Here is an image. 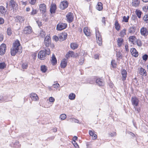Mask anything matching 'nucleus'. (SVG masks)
Returning <instances> with one entry per match:
<instances>
[{
	"label": "nucleus",
	"mask_w": 148,
	"mask_h": 148,
	"mask_svg": "<svg viewBox=\"0 0 148 148\" xmlns=\"http://www.w3.org/2000/svg\"><path fill=\"white\" fill-rule=\"evenodd\" d=\"M143 20L146 23H148V14L144 15L143 17Z\"/></svg>",
	"instance_id": "58836bf2"
},
{
	"label": "nucleus",
	"mask_w": 148,
	"mask_h": 148,
	"mask_svg": "<svg viewBox=\"0 0 148 148\" xmlns=\"http://www.w3.org/2000/svg\"><path fill=\"white\" fill-rule=\"evenodd\" d=\"M30 96L33 101H37L38 100V97L35 93H32L30 94Z\"/></svg>",
	"instance_id": "4468645a"
},
{
	"label": "nucleus",
	"mask_w": 148,
	"mask_h": 148,
	"mask_svg": "<svg viewBox=\"0 0 148 148\" xmlns=\"http://www.w3.org/2000/svg\"><path fill=\"white\" fill-rule=\"evenodd\" d=\"M46 34L45 32L43 31L42 30L40 31V33L38 35L40 37H41L42 38H43L45 37V36H46Z\"/></svg>",
	"instance_id": "cd10ccee"
},
{
	"label": "nucleus",
	"mask_w": 148,
	"mask_h": 148,
	"mask_svg": "<svg viewBox=\"0 0 148 148\" xmlns=\"http://www.w3.org/2000/svg\"><path fill=\"white\" fill-rule=\"evenodd\" d=\"M71 47L73 49H77L78 47V45L75 43H72L71 44Z\"/></svg>",
	"instance_id": "2f4dec72"
},
{
	"label": "nucleus",
	"mask_w": 148,
	"mask_h": 148,
	"mask_svg": "<svg viewBox=\"0 0 148 148\" xmlns=\"http://www.w3.org/2000/svg\"><path fill=\"white\" fill-rule=\"evenodd\" d=\"M6 12L5 8L3 6H0V12L1 14H3Z\"/></svg>",
	"instance_id": "473e14b6"
},
{
	"label": "nucleus",
	"mask_w": 148,
	"mask_h": 148,
	"mask_svg": "<svg viewBox=\"0 0 148 148\" xmlns=\"http://www.w3.org/2000/svg\"><path fill=\"white\" fill-rule=\"evenodd\" d=\"M121 73L122 75V80L123 81H124L126 79L127 76V71L125 69H123L121 71Z\"/></svg>",
	"instance_id": "6ab92c4d"
},
{
	"label": "nucleus",
	"mask_w": 148,
	"mask_h": 148,
	"mask_svg": "<svg viewBox=\"0 0 148 148\" xmlns=\"http://www.w3.org/2000/svg\"><path fill=\"white\" fill-rule=\"evenodd\" d=\"M136 14L138 18H140L141 17L142 12L139 10H136Z\"/></svg>",
	"instance_id": "4c0bfd02"
},
{
	"label": "nucleus",
	"mask_w": 148,
	"mask_h": 148,
	"mask_svg": "<svg viewBox=\"0 0 148 148\" xmlns=\"http://www.w3.org/2000/svg\"><path fill=\"white\" fill-rule=\"evenodd\" d=\"M9 4L10 6H11L14 8H16L18 6L17 4L13 0H11L10 1Z\"/></svg>",
	"instance_id": "aec40b11"
},
{
	"label": "nucleus",
	"mask_w": 148,
	"mask_h": 148,
	"mask_svg": "<svg viewBox=\"0 0 148 148\" xmlns=\"http://www.w3.org/2000/svg\"><path fill=\"white\" fill-rule=\"evenodd\" d=\"M68 5V3L67 1H64L62 2L60 5V8L62 10H64L66 8Z\"/></svg>",
	"instance_id": "1a4fd4ad"
},
{
	"label": "nucleus",
	"mask_w": 148,
	"mask_h": 148,
	"mask_svg": "<svg viewBox=\"0 0 148 148\" xmlns=\"http://www.w3.org/2000/svg\"><path fill=\"white\" fill-rule=\"evenodd\" d=\"M99 56L97 55L96 54L94 56V58L95 59H99Z\"/></svg>",
	"instance_id": "774afa93"
},
{
	"label": "nucleus",
	"mask_w": 148,
	"mask_h": 148,
	"mask_svg": "<svg viewBox=\"0 0 148 148\" xmlns=\"http://www.w3.org/2000/svg\"><path fill=\"white\" fill-rule=\"evenodd\" d=\"M67 27V24L65 23H60L57 26L56 29L60 31L65 28Z\"/></svg>",
	"instance_id": "20e7f679"
},
{
	"label": "nucleus",
	"mask_w": 148,
	"mask_h": 148,
	"mask_svg": "<svg viewBox=\"0 0 148 148\" xmlns=\"http://www.w3.org/2000/svg\"><path fill=\"white\" fill-rule=\"evenodd\" d=\"M6 98V96H5L3 97V96H0V101H5L6 100L5 99V98Z\"/></svg>",
	"instance_id": "5fc2aeb1"
},
{
	"label": "nucleus",
	"mask_w": 148,
	"mask_h": 148,
	"mask_svg": "<svg viewBox=\"0 0 148 148\" xmlns=\"http://www.w3.org/2000/svg\"><path fill=\"white\" fill-rule=\"evenodd\" d=\"M67 61L66 59H63L60 64V66L62 68H65L67 65Z\"/></svg>",
	"instance_id": "a211bd4d"
},
{
	"label": "nucleus",
	"mask_w": 148,
	"mask_h": 148,
	"mask_svg": "<svg viewBox=\"0 0 148 148\" xmlns=\"http://www.w3.org/2000/svg\"><path fill=\"white\" fill-rule=\"evenodd\" d=\"M50 54V50L49 49H45V51H41L38 53V56L39 58L41 60H44L46 58V55H49Z\"/></svg>",
	"instance_id": "f03ea898"
},
{
	"label": "nucleus",
	"mask_w": 148,
	"mask_h": 148,
	"mask_svg": "<svg viewBox=\"0 0 148 148\" xmlns=\"http://www.w3.org/2000/svg\"><path fill=\"white\" fill-rule=\"evenodd\" d=\"M75 95L74 94L72 93L70 94L69 96V99L73 100L75 99Z\"/></svg>",
	"instance_id": "f704fd0d"
},
{
	"label": "nucleus",
	"mask_w": 148,
	"mask_h": 148,
	"mask_svg": "<svg viewBox=\"0 0 148 148\" xmlns=\"http://www.w3.org/2000/svg\"><path fill=\"white\" fill-rule=\"evenodd\" d=\"M39 9L42 13H44L46 12V6L44 3L40 5L39 6Z\"/></svg>",
	"instance_id": "f3484780"
},
{
	"label": "nucleus",
	"mask_w": 148,
	"mask_h": 148,
	"mask_svg": "<svg viewBox=\"0 0 148 148\" xmlns=\"http://www.w3.org/2000/svg\"><path fill=\"white\" fill-rule=\"evenodd\" d=\"M126 30L124 29L121 30L119 33V36L121 37H123L126 34Z\"/></svg>",
	"instance_id": "7c9ffc66"
},
{
	"label": "nucleus",
	"mask_w": 148,
	"mask_h": 148,
	"mask_svg": "<svg viewBox=\"0 0 148 148\" xmlns=\"http://www.w3.org/2000/svg\"><path fill=\"white\" fill-rule=\"evenodd\" d=\"M96 8L98 10H101L103 9L102 4L101 3L98 2L96 6Z\"/></svg>",
	"instance_id": "b1692460"
},
{
	"label": "nucleus",
	"mask_w": 148,
	"mask_h": 148,
	"mask_svg": "<svg viewBox=\"0 0 148 148\" xmlns=\"http://www.w3.org/2000/svg\"><path fill=\"white\" fill-rule=\"evenodd\" d=\"M102 23H103L104 24L106 23V20L104 17L102 18Z\"/></svg>",
	"instance_id": "69168bd1"
},
{
	"label": "nucleus",
	"mask_w": 148,
	"mask_h": 148,
	"mask_svg": "<svg viewBox=\"0 0 148 148\" xmlns=\"http://www.w3.org/2000/svg\"><path fill=\"white\" fill-rule=\"evenodd\" d=\"M21 47L20 42L18 40H16L13 43V46L11 49V54L12 56H14L19 50L21 51Z\"/></svg>",
	"instance_id": "f257e3e1"
},
{
	"label": "nucleus",
	"mask_w": 148,
	"mask_h": 148,
	"mask_svg": "<svg viewBox=\"0 0 148 148\" xmlns=\"http://www.w3.org/2000/svg\"><path fill=\"white\" fill-rule=\"evenodd\" d=\"M36 0H29V3L32 5H34L36 3Z\"/></svg>",
	"instance_id": "a18cd8bd"
},
{
	"label": "nucleus",
	"mask_w": 148,
	"mask_h": 148,
	"mask_svg": "<svg viewBox=\"0 0 148 148\" xmlns=\"http://www.w3.org/2000/svg\"><path fill=\"white\" fill-rule=\"evenodd\" d=\"M111 64L113 68H115L116 67V63L115 61L114 60H112Z\"/></svg>",
	"instance_id": "79ce46f5"
},
{
	"label": "nucleus",
	"mask_w": 148,
	"mask_h": 148,
	"mask_svg": "<svg viewBox=\"0 0 148 148\" xmlns=\"http://www.w3.org/2000/svg\"><path fill=\"white\" fill-rule=\"evenodd\" d=\"M25 20L24 18L21 16H18L15 18V21L20 23L23 22Z\"/></svg>",
	"instance_id": "dca6fc26"
},
{
	"label": "nucleus",
	"mask_w": 148,
	"mask_h": 148,
	"mask_svg": "<svg viewBox=\"0 0 148 148\" xmlns=\"http://www.w3.org/2000/svg\"><path fill=\"white\" fill-rule=\"evenodd\" d=\"M7 33L8 35L10 36L12 33V29L11 28L9 27L8 28L7 30Z\"/></svg>",
	"instance_id": "37998d69"
},
{
	"label": "nucleus",
	"mask_w": 148,
	"mask_h": 148,
	"mask_svg": "<svg viewBox=\"0 0 148 148\" xmlns=\"http://www.w3.org/2000/svg\"><path fill=\"white\" fill-rule=\"evenodd\" d=\"M66 20L69 23L72 22L73 20V14L71 12H69L66 16Z\"/></svg>",
	"instance_id": "39448f33"
},
{
	"label": "nucleus",
	"mask_w": 148,
	"mask_h": 148,
	"mask_svg": "<svg viewBox=\"0 0 148 148\" xmlns=\"http://www.w3.org/2000/svg\"><path fill=\"white\" fill-rule=\"evenodd\" d=\"M71 121L72 122H74L77 123H79V121L78 120L75 119H71Z\"/></svg>",
	"instance_id": "6e6d98bb"
},
{
	"label": "nucleus",
	"mask_w": 148,
	"mask_h": 148,
	"mask_svg": "<svg viewBox=\"0 0 148 148\" xmlns=\"http://www.w3.org/2000/svg\"><path fill=\"white\" fill-rule=\"evenodd\" d=\"M51 39L50 36H47L45 38L44 41V44L46 47H48L51 43Z\"/></svg>",
	"instance_id": "423d86ee"
},
{
	"label": "nucleus",
	"mask_w": 148,
	"mask_h": 148,
	"mask_svg": "<svg viewBox=\"0 0 148 148\" xmlns=\"http://www.w3.org/2000/svg\"><path fill=\"white\" fill-rule=\"evenodd\" d=\"M3 40V36L2 34H0V41H1Z\"/></svg>",
	"instance_id": "e2e57ef3"
},
{
	"label": "nucleus",
	"mask_w": 148,
	"mask_h": 148,
	"mask_svg": "<svg viewBox=\"0 0 148 148\" xmlns=\"http://www.w3.org/2000/svg\"><path fill=\"white\" fill-rule=\"evenodd\" d=\"M130 51L132 55L135 57H137L138 55V52L134 48L131 49Z\"/></svg>",
	"instance_id": "f8f14e48"
},
{
	"label": "nucleus",
	"mask_w": 148,
	"mask_h": 148,
	"mask_svg": "<svg viewBox=\"0 0 148 148\" xmlns=\"http://www.w3.org/2000/svg\"><path fill=\"white\" fill-rule=\"evenodd\" d=\"M37 13V11L36 10L32 8V12H31V15H34L36 14Z\"/></svg>",
	"instance_id": "8fccbe9b"
},
{
	"label": "nucleus",
	"mask_w": 148,
	"mask_h": 148,
	"mask_svg": "<svg viewBox=\"0 0 148 148\" xmlns=\"http://www.w3.org/2000/svg\"><path fill=\"white\" fill-rule=\"evenodd\" d=\"M123 42V39L121 38H118L117 40V42L118 46L120 47Z\"/></svg>",
	"instance_id": "c85d7f7f"
},
{
	"label": "nucleus",
	"mask_w": 148,
	"mask_h": 148,
	"mask_svg": "<svg viewBox=\"0 0 148 148\" xmlns=\"http://www.w3.org/2000/svg\"><path fill=\"white\" fill-rule=\"evenodd\" d=\"M67 34L66 32L61 33L59 35V40L60 41H63L66 40L67 38Z\"/></svg>",
	"instance_id": "0eeeda50"
},
{
	"label": "nucleus",
	"mask_w": 148,
	"mask_h": 148,
	"mask_svg": "<svg viewBox=\"0 0 148 148\" xmlns=\"http://www.w3.org/2000/svg\"><path fill=\"white\" fill-rule=\"evenodd\" d=\"M136 39V38L135 36H132L129 37V40L130 41L132 42L134 44V42Z\"/></svg>",
	"instance_id": "c756f323"
},
{
	"label": "nucleus",
	"mask_w": 148,
	"mask_h": 148,
	"mask_svg": "<svg viewBox=\"0 0 148 148\" xmlns=\"http://www.w3.org/2000/svg\"><path fill=\"white\" fill-rule=\"evenodd\" d=\"M36 22L38 24V26L39 27L41 25V23L39 21H36Z\"/></svg>",
	"instance_id": "680f3d73"
},
{
	"label": "nucleus",
	"mask_w": 148,
	"mask_h": 148,
	"mask_svg": "<svg viewBox=\"0 0 148 148\" xmlns=\"http://www.w3.org/2000/svg\"><path fill=\"white\" fill-rule=\"evenodd\" d=\"M51 62L53 65L55 64L57 62L56 59L53 55L52 57Z\"/></svg>",
	"instance_id": "c9c22d12"
},
{
	"label": "nucleus",
	"mask_w": 148,
	"mask_h": 148,
	"mask_svg": "<svg viewBox=\"0 0 148 148\" xmlns=\"http://www.w3.org/2000/svg\"><path fill=\"white\" fill-rule=\"evenodd\" d=\"M27 67V63H23L22 65V67L23 69H26Z\"/></svg>",
	"instance_id": "864d4df0"
},
{
	"label": "nucleus",
	"mask_w": 148,
	"mask_h": 148,
	"mask_svg": "<svg viewBox=\"0 0 148 148\" xmlns=\"http://www.w3.org/2000/svg\"><path fill=\"white\" fill-rule=\"evenodd\" d=\"M4 23V19L2 18H0V24H3Z\"/></svg>",
	"instance_id": "052dcab7"
},
{
	"label": "nucleus",
	"mask_w": 148,
	"mask_h": 148,
	"mask_svg": "<svg viewBox=\"0 0 148 148\" xmlns=\"http://www.w3.org/2000/svg\"><path fill=\"white\" fill-rule=\"evenodd\" d=\"M140 4L139 0H132V5L134 7L138 6Z\"/></svg>",
	"instance_id": "4be33fe9"
},
{
	"label": "nucleus",
	"mask_w": 148,
	"mask_h": 148,
	"mask_svg": "<svg viewBox=\"0 0 148 148\" xmlns=\"http://www.w3.org/2000/svg\"><path fill=\"white\" fill-rule=\"evenodd\" d=\"M84 62V60L83 58H82V59H81L80 61L79 62V64H82Z\"/></svg>",
	"instance_id": "0e129e2a"
},
{
	"label": "nucleus",
	"mask_w": 148,
	"mask_h": 148,
	"mask_svg": "<svg viewBox=\"0 0 148 148\" xmlns=\"http://www.w3.org/2000/svg\"><path fill=\"white\" fill-rule=\"evenodd\" d=\"M32 31L31 27L29 26H28L24 28L23 33L25 34H30Z\"/></svg>",
	"instance_id": "6e6552de"
},
{
	"label": "nucleus",
	"mask_w": 148,
	"mask_h": 148,
	"mask_svg": "<svg viewBox=\"0 0 148 148\" xmlns=\"http://www.w3.org/2000/svg\"><path fill=\"white\" fill-rule=\"evenodd\" d=\"M6 46L4 44H2L0 46V55H3L5 53Z\"/></svg>",
	"instance_id": "9d476101"
},
{
	"label": "nucleus",
	"mask_w": 148,
	"mask_h": 148,
	"mask_svg": "<svg viewBox=\"0 0 148 148\" xmlns=\"http://www.w3.org/2000/svg\"><path fill=\"white\" fill-rule=\"evenodd\" d=\"M146 71L144 69L142 68H141L140 69L139 73L141 75H146Z\"/></svg>",
	"instance_id": "a878e982"
},
{
	"label": "nucleus",
	"mask_w": 148,
	"mask_h": 148,
	"mask_svg": "<svg viewBox=\"0 0 148 148\" xmlns=\"http://www.w3.org/2000/svg\"><path fill=\"white\" fill-rule=\"evenodd\" d=\"M148 56L147 54H145L142 57V58L143 60H145V61H146L148 58Z\"/></svg>",
	"instance_id": "09e8293b"
},
{
	"label": "nucleus",
	"mask_w": 148,
	"mask_h": 148,
	"mask_svg": "<svg viewBox=\"0 0 148 148\" xmlns=\"http://www.w3.org/2000/svg\"><path fill=\"white\" fill-rule=\"evenodd\" d=\"M95 34L97 44L99 46L101 45L102 43L101 36L97 29L96 30Z\"/></svg>",
	"instance_id": "7ed1b4c3"
},
{
	"label": "nucleus",
	"mask_w": 148,
	"mask_h": 148,
	"mask_svg": "<svg viewBox=\"0 0 148 148\" xmlns=\"http://www.w3.org/2000/svg\"><path fill=\"white\" fill-rule=\"evenodd\" d=\"M96 83L99 86H103L104 84L102 79H97L96 80Z\"/></svg>",
	"instance_id": "bb28decb"
},
{
	"label": "nucleus",
	"mask_w": 148,
	"mask_h": 148,
	"mask_svg": "<svg viewBox=\"0 0 148 148\" xmlns=\"http://www.w3.org/2000/svg\"><path fill=\"white\" fill-rule=\"evenodd\" d=\"M140 32L141 34L144 36H147L148 34V30L145 27H142L140 29Z\"/></svg>",
	"instance_id": "ddd939ff"
},
{
	"label": "nucleus",
	"mask_w": 148,
	"mask_h": 148,
	"mask_svg": "<svg viewBox=\"0 0 148 148\" xmlns=\"http://www.w3.org/2000/svg\"><path fill=\"white\" fill-rule=\"evenodd\" d=\"M53 86L54 88H57L59 87L60 85L58 83H56L55 84H53Z\"/></svg>",
	"instance_id": "4d7b16f0"
},
{
	"label": "nucleus",
	"mask_w": 148,
	"mask_h": 148,
	"mask_svg": "<svg viewBox=\"0 0 148 148\" xmlns=\"http://www.w3.org/2000/svg\"><path fill=\"white\" fill-rule=\"evenodd\" d=\"M135 29L134 27H130L129 29L128 32L130 33H134L135 32Z\"/></svg>",
	"instance_id": "e433bc0d"
},
{
	"label": "nucleus",
	"mask_w": 148,
	"mask_h": 148,
	"mask_svg": "<svg viewBox=\"0 0 148 148\" xmlns=\"http://www.w3.org/2000/svg\"><path fill=\"white\" fill-rule=\"evenodd\" d=\"M5 66L6 65L4 62L0 63V69H4Z\"/></svg>",
	"instance_id": "a19ab883"
},
{
	"label": "nucleus",
	"mask_w": 148,
	"mask_h": 148,
	"mask_svg": "<svg viewBox=\"0 0 148 148\" xmlns=\"http://www.w3.org/2000/svg\"><path fill=\"white\" fill-rule=\"evenodd\" d=\"M66 118V115L64 114H61L60 116V118L62 120L65 119Z\"/></svg>",
	"instance_id": "49530a36"
},
{
	"label": "nucleus",
	"mask_w": 148,
	"mask_h": 148,
	"mask_svg": "<svg viewBox=\"0 0 148 148\" xmlns=\"http://www.w3.org/2000/svg\"><path fill=\"white\" fill-rule=\"evenodd\" d=\"M77 137L76 136H74L73 138V140L74 141V142H75V140H76L77 139Z\"/></svg>",
	"instance_id": "338daca9"
},
{
	"label": "nucleus",
	"mask_w": 148,
	"mask_h": 148,
	"mask_svg": "<svg viewBox=\"0 0 148 148\" xmlns=\"http://www.w3.org/2000/svg\"><path fill=\"white\" fill-rule=\"evenodd\" d=\"M131 101L132 105L134 106H137L138 105L139 100L136 97H132Z\"/></svg>",
	"instance_id": "2eb2a0df"
},
{
	"label": "nucleus",
	"mask_w": 148,
	"mask_h": 148,
	"mask_svg": "<svg viewBox=\"0 0 148 148\" xmlns=\"http://www.w3.org/2000/svg\"><path fill=\"white\" fill-rule=\"evenodd\" d=\"M116 56L117 57L119 58H122L121 54L119 52H116Z\"/></svg>",
	"instance_id": "603ef678"
},
{
	"label": "nucleus",
	"mask_w": 148,
	"mask_h": 148,
	"mask_svg": "<svg viewBox=\"0 0 148 148\" xmlns=\"http://www.w3.org/2000/svg\"><path fill=\"white\" fill-rule=\"evenodd\" d=\"M47 70V67L45 66L42 65L41 66V70L42 72H45Z\"/></svg>",
	"instance_id": "72a5a7b5"
},
{
	"label": "nucleus",
	"mask_w": 148,
	"mask_h": 148,
	"mask_svg": "<svg viewBox=\"0 0 148 148\" xmlns=\"http://www.w3.org/2000/svg\"><path fill=\"white\" fill-rule=\"evenodd\" d=\"M56 6L55 4L51 5L50 8V12L51 13H54L56 9Z\"/></svg>",
	"instance_id": "412c9836"
},
{
	"label": "nucleus",
	"mask_w": 148,
	"mask_h": 148,
	"mask_svg": "<svg viewBox=\"0 0 148 148\" xmlns=\"http://www.w3.org/2000/svg\"><path fill=\"white\" fill-rule=\"evenodd\" d=\"M129 19V16H124L123 18V21H124L125 22H128V20Z\"/></svg>",
	"instance_id": "de8ad7c7"
},
{
	"label": "nucleus",
	"mask_w": 148,
	"mask_h": 148,
	"mask_svg": "<svg viewBox=\"0 0 148 148\" xmlns=\"http://www.w3.org/2000/svg\"><path fill=\"white\" fill-rule=\"evenodd\" d=\"M84 33L86 36H90V32L89 30L88 29V27H85L84 28Z\"/></svg>",
	"instance_id": "5701e85b"
},
{
	"label": "nucleus",
	"mask_w": 148,
	"mask_h": 148,
	"mask_svg": "<svg viewBox=\"0 0 148 148\" xmlns=\"http://www.w3.org/2000/svg\"><path fill=\"white\" fill-rule=\"evenodd\" d=\"M66 56L67 58L70 57L76 58L78 56V55L76 53H75L72 51H69L66 54Z\"/></svg>",
	"instance_id": "9b49d317"
},
{
	"label": "nucleus",
	"mask_w": 148,
	"mask_h": 148,
	"mask_svg": "<svg viewBox=\"0 0 148 148\" xmlns=\"http://www.w3.org/2000/svg\"><path fill=\"white\" fill-rule=\"evenodd\" d=\"M110 135L111 136H115L116 135V133L115 132H113L112 133H111Z\"/></svg>",
	"instance_id": "bf43d9fd"
},
{
	"label": "nucleus",
	"mask_w": 148,
	"mask_h": 148,
	"mask_svg": "<svg viewBox=\"0 0 148 148\" xmlns=\"http://www.w3.org/2000/svg\"><path fill=\"white\" fill-rule=\"evenodd\" d=\"M136 43L138 46L141 47L142 45V43L141 41L139 40H136Z\"/></svg>",
	"instance_id": "c03bdc74"
},
{
	"label": "nucleus",
	"mask_w": 148,
	"mask_h": 148,
	"mask_svg": "<svg viewBox=\"0 0 148 148\" xmlns=\"http://www.w3.org/2000/svg\"><path fill=\"white\" fill-rule=\"evenodd\" d=\"M115 28L117 30H119L120 28V26L119 25V24L117 22H116L115 23Z\"/></svg>",
	"instance_id": "ea45409f"
},
{
	"label": "nucleus",
	"mask_w": 148,
	"mask_h": 148,
	"mask_svg": "<svg viewBox=\"0 0 148 148\" xmlns=\"http://www.w3.org/2000/svg\"><path fill=\"white\" fill-rule=\"evenodd\" d=\"M49 100L50 102L53 103L55 101V99L53 97H51L49 98Z\"/></svg>",
	"instance_id": "3c124183"
},
{
	"label": "nucleus",
	"mask_w": 148,
	"mask_h": 148,
	"mask_svg": "<svg viewBox=\"0 0 148 148\" xmlns=\"http://www.w3.org/2000/svg\"><path fill=\"white\" fill-rule=\"evenodd\" d=\"M89 133L90 135L92 137L93 139H95L97 138V135L92 131L89 130Z\"/></svg>",
	"instance_id": "393cba45"
},
{
	"label": "nucleus",
	"mask_w": 148,
	"mask_h": 148,
	"mask_svg": "<svg viewBox=\"0 0 148 148\" xmlns=\"http://www.w3.org/2000/svg\"><path fill=\"white\" fill-rule=\"evenodd\" d=\"M53 38L56 41H57L58 40H59V37H57L56 36H53Z\"/></svg>",
	"instance_id": "13d9d810"
}]
</instances>
